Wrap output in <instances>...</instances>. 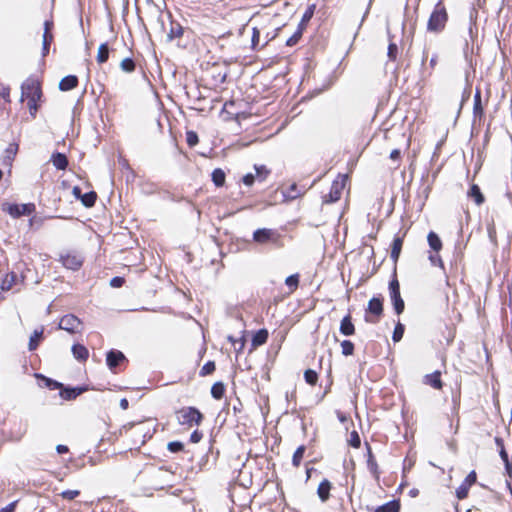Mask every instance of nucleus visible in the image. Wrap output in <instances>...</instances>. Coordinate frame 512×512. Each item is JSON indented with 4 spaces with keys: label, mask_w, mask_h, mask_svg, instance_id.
Wrapping results in <instances>:
<instances>
[{
    "label": "nucleus",
    "mask_w": 512,
    "mask_h": 512,
    "mask_svg": "<svg viewBox=\"0 0 512 512\" xmlns=\"http://www.w3.org/2000/svg\"><path fill=\"white\" fill-rule=\"evenodd\" d=\"M448 21V13L446 7L443 4V0H439L427 23V31L431 33H440L445 29L446 23Z\"/></svg>",
    "instance_id": "f257e3e1"
},
{
    "label": "nucleus",
    "mask_w": 512,
    "mask_h": 512,
    "mask_svg": "<svg viewBox=\"0 0 512 512\" xmlns=\"http://www.w3.org/2000/svg\"><path fill=\"white\" fill-rule=\"evenodd\" d=\"M176 418L180 425L193 427L199 426L204 416L196 407L188 406L179 409L176 412Z\"/></svg>",
    "instance_id": "f03ea898"
},
{
    "label": "nucleus",
    "mask_w": 512,
    "mask_h": 512,
    "mask_svg": "<svg viewBox=\"0 0 512 512\" xmlns=\"http://www.w3.org/2000/svg\"><path fill=\"white\" fill-rule=\"evenodd\" d=\"M315 9H316L315 4H311L306 8V10L301 18V21L298 24L297 30L294 32V34L290 38L287 39V41H286L287 46L292 47L299 42V40L301 39V37L303 35L304 30L307 27V24L309 23V21L311 20V18L313 17V15L315 13Z\"/></svg>",
    "instance_id": "7ed1b4c3"
},
{
    "label": "nucleus",
    "mask_w": 512,
    "mask_h": 512,
    "mask_svg": "<svg viewBox=\"0 0 512 512\" xmlns=\"http://www.w3.org/2000/svg\"><path fill=\"white\" fill-rule=\"evenodd\" d=\"M389 294L395 313L400 315L405 309V304L400 294V284L396 275L389 282Z\"/></svg>",
    "instance_id": "20e7f679"
},
{
    "label": "nucleus",
    "mask_w": 512,
    "mask_h": 512,
    "mask_svg": "<svg viewBox=\"0 0 512 512\" xmlns=\"http://www.w3.org/2000/svg\"><path fill=\"white\" fill-rule=\"evenodd\" d=\"M280 235L274 229L269 228H260L254 231L253 240L259 244L266 243H277L279 241Z\"/></svg>",
    "instance_id": "39448f33"
},
{
    "label": "nucleus",
    "mask_w": 512,
    "mask_h": 512,
    "mask_svg": "<svg viewBox=\"0 0 512 512\" xmlns=\"http://www.w3.org/2000/svg\"><path fill=\"white\" fill-rule=\"evenodd\" d=\"M41 87L37 80L33 78L26 79L21 85V101L24 98L41 97Z\"/></svg>",
    "instance_id": "423d86ee"
},
{
    "label": "nucleus",
    "mask_w": 512,
    "mask_h": 512,
    "mask_svg": "<svg viewBox=\"0 0 512 512\" xmlns=\"http://www.w3.org/2000/svg\"><path fill=\"white\" fill-rule=\"evenodd\" d=\"M36 207L33 203L26 204H7L3 209L14 218H18L23 215H31L35 211Z\"/></svg>",
    "instance_id": "0eeeda50"
},
{
    "label": "nucleus",
    "mask_w": 512,
    "mask_h": 512,
    "mask_svg": "<svg viewBox=\"0 0 512 512\" xmlns=\"http://www.w3.org/2000/svg\"><path fill=\"white\" fill-rule=\"evenodd\" d=\"M124 362H127V358L123 352L116 349H111L107 352L106 364L112 372L116 373L117 368Z\"/></svg>",
    "instance_id": "6e6552de"
},
{
    "label": "nucleus",
    "mask_w": 512,
    "mask_h": 512,
    "mask_svg": "<svg viewBox=\"0 0 512 512\" xmlns=\"http://www.w3.org/2000/svg\"><path fill=\"white\" fill-rule=\"evenodd\" d=\"M81 325V320L73 314L64 315L59 322V328L69 333L79 332V328Z\"/></svg>",
    "instance_id": "1a4fd4ad"
},
{
    "label": "nucleus",
    "mask_w": 512,
    "mask_h": 512,
    "mask_svg": "<svg viewBox=\"0 0 512 512\" xmlns=\"http://www.w3.org/2000/svg\"><path fill=\"white\" fill-rule=\"evenodd\" d=\"M476 480L477 475L476 472L473 470L466 476L461 485L456 489V497L459 500L465 499L468 496L470 487L476 483Z\"/></svg>",
    "instance_id": "9d476101"
},
{
    "label": "nucleus",
    "mask_w": 512,
    "mask_h": 512,
    "mask_svg": "<svg viewBox=\"0 0 512 512\" xmlns=\"http://www.w3.org/2000/svg\"><path fill=\"white\" fill-rule=\"evenodd\" d=\"M88 391V386H77V387H64L60 388V396L62 399L70 401L76 399L82 393Z\"/></svg>",
    "instance_id": "9b49d317"
},
{
    "label": "nucleus",
    "mask_w": 512,
    "mask_h": 512,
    "mask_svg": "<svg viewBox=\"0 0 512 512\" xmlns=\"http://www.w3.org/2000/svg\"><path fill=\"white\" fill-rule=\"evenodd\" d=\"M344 187V183L339 181H334L331 185L330 192L327 195L323 196L325 203H334L338 201L341 197V192Z\"/></svg>",
    "instance_id": "f8f14e48"
},
{
    "label": "nucleus",
    "mask_w": 512,
    "mask_h": 512,
    "mask_svg": "<svg viewBox=\"0 0 512 512\" xmlns=\"http://www.w3.org/2000/svg\"><path fill=\"white\" fill-rule=\"evenodd\" d=\"M401 504L400 500L393 499L381 506L376 508L371 506H366V509L370 512H400Z\"/></svg>",
    "instance_id": "ddd939ff"
},
{
    "label": "nucleus",
    "mask_w": 512,
    "mask_h": 512,
    "mask_svg": "<svg viewBox=\"0 0 512 512\" xmlns=\"http://www.w3.org/2000/svg\"><path fill=\"white\" fill-rule=\"evenodd\" d=\"M365 446H366V450H367V468L369 470V472L374 476V478L376 480H379V468H378V464L375 460V457L372 453V449H371V446L369 445V443H365Z\"/></svg>",
    "instance_id": "4468645a"
},
{
    "label": "nucleus",
    "mask_w": 512,
    "mask_h": 512,
    "mask_svg": "<svg viewBox=\"0 0 512 512\" xmlns=\"http://www.w3.org/2000/svg\"><path fill=\"white\" fill-rule=\"evenodd\" d=\"M367 311L376 317H380L383 313V298L373 297L368 302Z\"/></svg>",
    "instance_id": "2eb2a0df"
},
{
    "label": "nucleus",
    "mask_w": 512,
    "mask_h": 512,
    "mask_svg": "<svg viewBox=\"0 0 512 512\" xmlns=\"http://www.w3.org/2000/svg\"><path fill=\"white\" fill-rule=\"evenodd\" d=\"M332 488V484L328 479H323L318 488L317 495L322 502H326L330 498V491Z\"/></svg>",
    "instance_id": "dca6fc26"
},
{
    "label": "nucleus",
    "mask_w": 512,
    "mask_h": 512,
    "mask_svg": "<svg viewBox=\"0 0 512 512\" xmlns=\"http://www.w3.org/2000/svg\"><path fill=\"white\" fill-rule=\"evenodd\" d=\"M61 262L64 267L71 270H77L82 266V260L75 255L61 256Z\"/></svg>",
    "instance_id": "f3484780"
},
{
    "label": "nucleus",
    "mask_w": 512,
    "mask_h": 512,
    "mask_svg": "<svg viewBox=\"0 0 512 512\" xmlns=\"http://www.w3.org/2000/svg\"><path fill=\"white\" fill-rule=\"evenodd\" d=\"M339 330L341 334L345 336H351L355 333V326L352 323V318L350 314L343 317L340 323Z\"/></svg>",
    "instance_id": "a211bd4d"
},
{
    "label": "nucleus",
    "mask_w": 512,
    "mask_h": 512,
    "mask_svg": "<svg viewBox=\"0 0 512 512\" xmlns=\"http://www.w3.org/2000/svg\"><path fill=\"white\" fill-rule=\"evenodd\" d=\"M78 85V78L75 75H68L61 79L59 82V89L61 91H70L77 87Z\"/></svg>",
    "instance_id": "6ab92c4d"
},
{
    "label": "nucleus",
    "mask_w": 512,
    "mask_h": 512,
    "mask_svg": "<svg viewBox=\"0 0 512 512\" xmlns=\"http://www.w3.org/2000/svg\"><path fill=\"white\" fill-rule=\"evenodd\" d=\"M51 162L58 170H65L68 166V158L65 154L55 152L51 156Z\"/></svg>",
    "instance_id": "aec40b11"
},
{
    "label": "nucleus",
    "mask_w": 512,
    "mask_h": 512,
    "mask_svg": "<svg viewBox=\"0 0 512 512\" xmlns=\"http://www.w3.org/2000/svg\"><path fill=\"white\" fill-rule=\"evenodd\" d=\"M72 354L74 358L80 362L86 361L89 356L88 349L82 344H74L72 346Z\"/></svg>",
    "instance_id": "412c9836"
},
{
    "label": "nucleus",
    "mask_w": 512,
    "mask_h": 512,
    "mask_svg": "<svg viewBox=\"0 0 512 512\" xmlns=\"http://www.w3.org/2000/svg\"><path fill=\"white\" fill-rule=\"evenodd\" d=\"M402 246H403V238L396 236L393 239V242L391 245V254H390V257L394 261V263H396L399 259V256H400V253L402 250Z\"/></svg>",
    "instance_id": "4be33fe9"
},
{
    "label": "nucleus",
    "mask_w": 512,
    "mask_h": 512,
    "mask_svg": "<svg viewBox=\"0 0 512 512\" xmlns=\"http://www.w3.org/2000/svg\"><path fill=\"white\" fill-rule=\"evenodd\" d=\"M467 195L469 198H472L478 206L483 204L485 201L484 195L482 194L480 187L476 184L471 185Z\"/></svg>",
    "instance_id": "5701e85b"
},
{
    "label": "nucleus",
    "mask_w": 512,
    "mask_h": 512,
    "mask_svg": "<svg viewBox=\"0 0 512 512\" xmlns=\"http://www.w3.org/2000/svg\"><path fill=\"white\" fill-rule=\"evenodd\" d=\"M427 241L430 248L438 253L442 249V241L437 233L430 231L427 235Z\"/></svg>",
    "instance_id": "b1692460"
},
{
    "label": "nucleus",
    "mask_w": 512,
    "mask_h": 512,
    "mask_svg": "<svg viewBox=\"0 0 512 512\" xmlns=\"http://www.w3.org/2000/svg\"><path fill=\"white\" fill-rule=\"evenodd\" d=\"M440 372L435 371L431 374H428L425 376V383L433 387L434 389H441L442 388V381L440 379Z\"/></svg>",
    "instance_id": "393cba45"
},
{
    "label": "nucleus",
    "mask_w": 512,
    "mask_h": 512,
    "mask_svg": "<svg viewBox=\"0 0 512 512\" xmlns=\"http://www.w3.org/2000/svg\"><path fill=\"white\" fill-rule=\"evenodd\" d=\"M53 21L52 20H46L44 22V33H43V39H42V44H46V45H51L52 41H53V34H52V29H53Z\"/></svg>",
    "instance_id": "a878e982"
},
{
    "label": "nucleus",
    "mask_w": 512,
    "mask_h": 512,
    "mask_svg": "<svg viewBox=\"0 0 512 512\" xmlns=\"http://www.w3.org/2000/svg\"><path fill=\"white\" fill-rule=\"evenodd\" d=\"M268 331L266 329H259L252 337V345L254 347L261 346L267 342Z\"/></svg>",
    "instance_id": "bb28decb"
},
{
    "label": "nucleus",
    "mask_w": 512,
    "mask_h": 512,
    "mask_svg": "<svg viewBox=\"0 0 512 512\" xmlns=\"http://www.w3.org/2000/svg\"><path fill=\"white\" fill-rule=\"evenodd\" d=\"M211 178L216 187H222L225 184L226 174L221 168H216L212 171Z\"/></svg>",
    "instance_id": "cd10ccee"
},
{
    "label": "nucleus",
    "mask_w": 512,
    "mask_h": 512,
    "mask_svg": "<svg viewBox=\"0 0 512 512\" xmlns=\"http://www.w3.org/2000/svg\"><path fill=\"white\" fill-rule=\"evenodd\" d=\"M484 114V109L481 103V93L479 90H476V93L474 95V105H473V115L474 118L479 117L481 118Z\"/></svg>",
    "instance_id": "c85d7f7f"
},
{
    "label": "nucleus",
    "mask_w": 512,
    "mask_h": 512,
    "mask_svg": "<svg viewBox=\"0 0 512 512\" xmlns=\"http://www.w3.org/2000/svg\"><path fill=\"white\" fill-rule=\"evenodd\" d=\"M184 33L183 27L177 22H171L170 31L167 34L168 40L172 41L176 38H180Z\"/></svg>",
    "instance_id": "c756f323"
},
{
    "label": "nucleus",
    "mask_w": 512,
    "mask_h": 512,
    "mask_svg": "<svg viewBox=\"0 0 512 512\" xmlns=\"http://www.w3.org/2000/svg\"><path fill=\"white\" fill-rule=\"evenodd\" d=\"M109 53H110V49H109L108 43H102L98 49V53H97V57H96L97 62L99 64H103V63L107 62V60L109 59Z\"/></svg>",
    "instance_id": "7c9ffc66"
},
{
    "label": "nucleus",
    "mask_w": 512,
    "mask_h": 512,
    "mask_svg": "<svg viewBox=\"0 0 512 512\" xmlns=\"http://www.w3.org/2000/svg\"><path fill=\"white\" fill-rule=\"evenodd\" d=\"M18 152V144L11 143L5 150L4 163L10 165Z\"/></svg>",
    "instance_id": "2f4dec72"
},
{
    "label": "nucleus",
    "mask_w": 512,
    "mask_h": 512,
    "mask_svg": "<svg viewBox=\"0 0 512 512\" xmlns=\"http://www.w3.org/2000/svg\"><path fill=\"white\" fill-rule=\"evenodd\" d=\"M42 337H43V330H39V331L35 330L34 331V333L30 336L29 344H28V348L30 351H33L38 347L39 342L42 339Z\"/></svg>",
    "instance_id": "473e14b6"
},
{
    "label": "nucleus",
    "mask_w": 512,
    "mask_h": 512,
    "mask_svg": "<svg viewBox=\"0 0 512 512\" xmlns=\"http://www.w3.org/2000/svg\"><path fill=\"white\" fill-rule=\"evenodd\" d=\"M96 199H97L96 192L90 191L85 194H82L80 200L85 207H92V206H94Z\"/></svg>",
    "instance_id": "72a5a7b5"
},
{
    "label": "nucleus",
    "mask_w": 512,
    "mask_h": 512,
    "mask_svg": "<svg viewBox=\"0 0 512 512\" xmlns=\"http://www.w3.org/2000/svg\"><path fill=\"white\" fill-rule=\"evenodd\" d=\"M120 68L123 72L132 73L136 69V64L133 58L127 57L120 63Z\"/></svg>",
    "instance_id": "f704fd0d"
},
{
    "label": "nucleus",
    "mask_w": 512,
    "mask_h": 512,
    "mask_svg": "<svg viewBox=\"0 0 512 512\" xmlns=\"http://www.w3.org/2000/svg\"><path fill=\"white\" fill-rule=\"evenodd\" d=\"M225 386L222 382H216L211 387V395L213 398L219 400L224 396Z\"/></svg>",
    "instance_id": "c9c22d12"
},
{
    "label": "nucleus",
    "mask_w": 512,
    "mask_h": 512,
    "mask_svg": "<svg viewBox=\"0 0 512 512\" xmlns=\"http://www.w3.org/2000/svg\"><path fill=\"white\" fill-rule=\"evenodd\" d=\"M254 169H255V174H256L257 180L259 182L265 181L266 178L268 177V175L270 174V170L267 169V167L265 165H255Z\"/></svg>",
    "instance_id": "e433bc0d"
},
{
    "label": "nucleus",
    "mask_w": 512,
    "mask_h": 512,
    "mask_svg": "<svg viewBox=\"0 0 512 512\" xmlns=\"http://www.w3.org/2000/svg\"><path fill=\"white\" fill-rule=\"evenodd\" d=\"M285 284L290 292L295 291L299 286V274H292L285 279Z\"/></svg>",
    "instance_id": "4c0bfd02"
},
{
    "label": "nucleus",
    "mask_w": 512,
    "mask_h": 512,
    "mask_svg": "<svg viewBox=\"0 0 512 512\" xmlns=\"http://www.w3.org/2000/svg\"><path fill=\"white\" fill-rule=\"evenodd\" d=\"M404 331H405L404 325L402 323L398 322L395 325V328H394V331H393V335H392L393 341L394 342H399L403 338Z\"/></svg>",
    "instance_id": "58836bf2"
},
{
    "label": "nucleus",
    "mask_w": 512,
    "mask_h": 512,
    "mask_svg": "<svg viewBox=\"0 0 512 512\" xmlns=\"http://www.w3.org/2000/svg\"><path fill=\"white\" fill-rule=\"evenodd\" d=\"M304 453H305V446L301 445L296 449V451L294 452L293 457H292V463L294 466L300 465V463L303 459Z\"/></svg>",
    "instance_id": "ea45409f"
},
{
    "label": "nucleus",
    "mask_w": 512,
    "mask_h": 512,
    "mask_svg": "<svg viewBox=\"0 0 512 512\" xmlns=\"http://www.w3.org/2000/svg\"><path fill=\"white\" fill-rule=\"evenodd\" d=\"M16 279V274L11 273L6 275L5 279L2 281L1 289L4 291H8L12 288Z\"/></svg>",
    "instance_id": "a19ab883"
},
{
    "label": "nucleus",
    "mask_w": 512,
    "mask_h": 512,
    "mask_svg": "<svg viewBox=\"0 0 512 512\" xmlns=\"http://www.w3.org/2000/svg\"><path fill=\"white\" fill-rule=\"evenodd\" d=\"M342 354L350 356L354 353V344L350 340H343L341 342Z\"/></svg>",
    "instance_id": "79ce46f5"
},
{
    "label": "nucleus",
    "mask_w": 512,
    "mask_h": 512,
    "mask_svg": "<svg viewBox=\"0 0 512 512\" xmlns=\"http://www.w3.org/2000/svg\"><path fill=\"white\" fill-rule=\"evenodd\" d=\"M304 378H305V381L310 384V385H314L316 382H317V379H318V374L316 373V371L312 370V369H307L305 372H304Z\"/></svg>",
    "instance_id": "37998d69"
},
{
    "label": "nucleus",
    "mask_w": 512,
    "mask_h": 512,
    "mask_svg": "<svg viewBox=\"0 0 512 512\" xmlns=\"http://www.w3.org/2000/svg\"><path fill=\"white\" fill-rule=\"evenodd\" d=\"M215 371V363L213 361H208L206 362L201 370H200V376H207V375H210L211 373H213Z\"/></svg>",
    "instance_id": "c03bdc74"
},
{
    "label": "nucleus",
    "mask_w": 512,
    "mask_h": 512,
    "mask_svg": "<svg viewBox=\"0 0 512 512\" xmlns=\"http://www.w3.org/2000/svg\"><path fill=\"white\" fill-rule=\"evenodd\" d=\"M41 377L44 380L45 386L47 388H49L50 390H56V389L62 388V383H60L56 380H53L51 378H48V377H44V376H41Z\"/></svg>",
    "instance_id": "a18cd8bd"
},
{
    "label": "nucleus",
    "mask_w": 512,
    "mask_h": 512,
    "mask_svg": "<svg viewBox=\"0 0 512 512\" xmlns=\"http://www.w3.org/2000/svg\"><path fill=\"white\" fill-rule=\"evenodd\" d=\"M186 141L190 147H194L199 142L198 134L194 131H187L186 132Z\"/></svg>",
    "instance_id": "49530a36"
},
{
    "label": "nucleus",
    "mask_w": 512,
    "mask_h": 512,
    "mask_svg": "<svg viewBox=\"0 0 512 512\" xmlns=\"http://www.w3.org/2000/svg\"><path fill=\"white\" fill-rule=\"evenodd\" d=\"M349 445L353 448H359L361 445L360 436L355 430L350 433Z\"/></svg>",
    "instance_id": "de8ad7c7"
},
{
    "label": "nucleus",
    "mask_w": 512,
    "mask_h": 512,
    "mask_svg": "<svg viewBox=\"0 0 512 512\" xmlns=\"http://www.w3.org/2000/svg\"><path fill=\"white\" fill-rule=\"evenodd\" d=\"M79 495V490H64L60 493V496L65 500H74Z\"/></svg>",
    "instance_id": "09e8293b"
},
{
    "label": "nucleus",
    "mask_w": 512,
    "mask_h": 512,
    "mask_svg": "<svg viewBox=\"0 0 512 512\" xmlns=\"http://www.w3.org/2000/svg\"><path fill=\"white\" fill-rule=\"evenodd\" d=\"M167 448L172 453L180 452L184 449V444L180 441L169 442Z\"/></svg>",
    "instance_id": "8fccbe9b"
},
{
    "label": "nucleus",
    "mask_w": 512,
    "mask_h": 512,
    "mask_svg": "<svg viewBox=\"0 0 512 512\" xmlns=\"http://www.w3.org/2000/svg\"><path fill=\"white\" fill-rule=\"evenodd\" d=\"M41 97H33V98H27L28 99V108H29V112L32 116H35L37 110H38V106H37V101L40 99Z\"/></svg>",
    "instance_id": "3c124183"
},
{
    "label": "nucleus",
    "mask_w": 512,
    "mask_h": 512,
    "mask_svg": "<svg viewBox=\"0 0 512 512\" xmlns=\"http://www.w3.org/2000/svg\"><path fill=\"white\" fill-rule=\"evenodd\" d=\"M397 54H398V46L395 43L390 42V44L388 46V52H387L388 58L390 60L394 61L397 58Z\"/></svg>",
    "instance_id": "603ef678"
},
{
    "label": "nucleus",
    "mask_w": 512,
    "mask_h": 512,
    "mask_svg": "<svg viewBox=\"0 0 512 512\" xmlns=\"http://www.w3.org/2000/svg\"><path fill=\"white\" fill-rule=\"evenodd\" d=\"M257 180L256 174L253 173H247L242 177V182L246 186H252L255 181Z\"/></svg>",
    "instance_id": "864d4df0"
},
{
    "label": "nucleus",
    "mask_w": 512,
    "mask_h": 512,
    "mask_svg": "<svg viewBox=\"0 0 512 512\" xmlns=\"http://www.w3.org/2000/svg\"><path fill=\"white\" fill-rule=\"evenodd\" d=\"M429 260L433 266H439L441 268H444L443 261L438 254H431L429 256Z\"/></svg>",
    "instance_id": "5fc2aeb1"
},
{
    "label": "nucleus",
    "mask_w": 512,
    "mask_h": 512,
    "mask_svg": "<svg viewBox=\"0 0 512 512\" xmlns=\"http://www.w3.org/2000/svg\"><path fill=\"white\" fill-rule=\"evenodd\" d=\"M125 283V279L120 276H115L110 280V285L113 288H120Z\"/></svg>",
    "instance_id": "6e6d98bb"
},
{
    "label": "nucleus",
    "mask_w": 512,
    "mask_h": 512,
    "mask_svg": "<svg viewBox=\"0 0 512 512\" xmlns=\"http://www.w3.org/2000/svg\"><path fill=\"white\" fill-rule=\"evenodd\" d=\"M0 96L6 101L10 102V88L6 85L0 86Z\"/></svg>",
    "instance_id": "4d7b16f0"
},
{
    "label": "nucleus",
    "mask_w": 512,
    "mask_h": 512,
    "mask_svg": "<svg viewBox=\"0 0 512 512\" xmlns=\"http://www.w3.org/2000/svg\"><path fill=\"white\" fill-rule=\"evenodd\" d=\"M259 39H260V31L258 30V28L254 27L252 30V39H251L253 49L256 48L257 44L259 43Z\"/></svg>",
    "instance_id": "13d9d810"
},
{
    "label": "nucleus",
    "mask_w": 512,
    "mask_h": 512,
    "mask_svg": "<svg viewBox=\"0 0 512 512\" xmlns=\"http://www.w3.org/2000/svg\"><path fill=\"white\" fill-rule=\"evenodd\" d=\"M228 340L234 344V347L237 350V352H240L243 349L244 341L242 339L236 340L232 336H229Z\"/></svg>",
    "instance_id": "bf43d9fd"
},
{
    "label": "nucleus",
    "mask_w": 512,
    "mask_h": 512,
    "mask_svg": "<svg viewBox=\"0 0 512 512\" xmlns=\"http://www.w3.org/2000/svg\"><path fill=\"white\" fill-rule=\"evenodd\" d=\"M202 437H203L202 432H200L199 430H195L190 435V441L192 443H198L201 441Z\"/></svg>",
    "instance_id": "052dcab7"
},
{
    "label": "nucleus",
    "mask_w": 512,
    "mask_h": 512,
    "mask_svg": "<svg viewBox=\"0 0 512 512\" xmlns=\"http://www.w3.org/2000/svg\"><path fill=\"white\" fill-rule=\"evenodd\" d=\"M18 500L9 503L7 506L0 509V512H15Z\"/></svg>",
    "instance_id": "680f3d73"
},
{
    "label": "nucleus",
    "mask_w": 512,
    "mask_h": 512,
    "mask_svg": "<svg viewBox=\"0 0 512 512\" xmlns=\"http://www.w3.org/2000/svg\"><path fill=\"white\" fill-rule=\"evenodd\" d=\"M299 195L298 193V190H297V185L296 184H292L289 188V191H288V194L287 196L291 199H294L296 198L297 196Z\"/></svg>",
    "instance_id": "e2e57ef3"
},
{
    "label": "nucleus",
    "mask_w": 512,
    "mask_h": 512,
    "mask_svg": "<svg viewBox=\"0 0 512 512\" xmlns=\"http://www.w3.org/2000/svg\"><path fill=\"white\" fill-rule=\"evenodd\" d=\"M500 457L503 460L504 464H506L507 466H510V461H509L508 453L506 452L504 447H502L500 449Z\"/></svg>",
    "instance_id": "0e129e2a"
},
{
    "label": "nucleus",
    "mask_w": 512,
    "mask_h": 512,
    "mask_svg": "<svg viewBox=\"0 0 512 512\" xmlns=\"http://www.w3.org/2000/svg\"><path fill=\"white\" fill-rule=\"evenodd\" d=\"M401 158V151L399 149H394L390 153V159L394 161H398Z\"/></svg>",
    "instance_id": "69168bd1"
},
{
    "label": "nucleus",
    "mask_w": 512,
    "mask_h": 512,
    "mask_svg": "<svg viewBox=\"0 0 512 512\" xmlns=\"http://www.w3.org/2000/svg\"><path fill=\"white\" fill-rule=\"evenodd\" d=\"M56 451L58 454H65L69 451V448L66 445L59 444L56 446Z\"/></svg>",
    "instance_id": "338daca9"
},
{
    "label": "nucleus",
    "mask_w": 512,
    "mask_h": 512,
    "mask_svg": "<svg viewBox=\"0 0 512 512\" xmlns=\"http://www.w3.org/2000/svg\"><path fill=\"white\" fill-rule=\"evenodd\" d=\"M72 193H73V195L75 196V198H77V199H81L82 191H81V188H80V187H78V186H74V187H73V190H72Z\"/></svg>",
    "instance_id": "774afa93"
}]
</instances>
